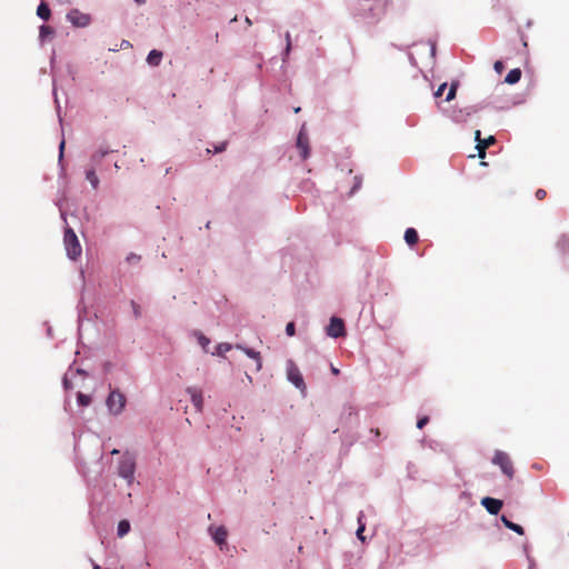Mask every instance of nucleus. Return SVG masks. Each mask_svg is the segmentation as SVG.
Instances as JSON below:
<instances>
[{"mask_svg":"<svg viewBox=\"0 0 569 569\" xmlns=\"http://www.w3.org/2000/svg\"><path fill=\"white\" fill-rule=\"evenodd\" d=\"M353 13L368 22H375L385 12L382 0H356L352 4Z\"/></svg>","mask_w":569,"mask_h":569,"instance_id":"f03ea898","label":"nucleus"},{"mask_svg":"<svg viewBox=\"0 0 569 569\" xmlns=\"http://www.w3.org/2000/svg\"><path fill=\"white\" fill-rule=\"evenodd\" d=\"M54 34L53 28L47 24H42L39 28V39L40 41H44L48 37H51Z\"/></svg>","mask_w":569,"mask_h":569,"instance_id":"b1692460","label":"nucleus"},{"mask_svg":"<svg viewBox=\"0 0 569 569\" xmlns=\"http://www.w3.org/2000/svg\"><path fill=\"white\" fill-rule=\"evenodd\" d=\"M92 569H101V567L98 563L92 562Z\"/></svg>","mask_w":569,"mask_h":569,"instance_id":"09e8293b","label":"nucleus"},{"mask_svg":"<svg viewBox=\"0 0 569 569\" xmlns=\"http://www.w3.org/2000/svg\"><path fill=\"white\" fill-rule=\"evenodd\" d=\"M77 402L80 407H87L91 402V397L89 395L78 392L77 395Z\"/></svg>","mask_w":569,"mask_h":569,"instance_id":"cd10ccee","label":"nucleus"},{"mask_svg":"<svg viewBox=\"0 0 569 569\" xmlns=\"http://www.w3.org/2000/svg\"><path fill=\"white\" fill-rule=\"evenodd\" d=\"M113 151L114 150L109 149L103 146L99 147L90 157V167H94V168L99 167L102 159Z\"/></svg>","mask_w":569,"mask_h":569,"instance_id":"4468645a","label":"nucleus"},{"mask_svg":"<svg viewBox=\"0 0 569 569\" xmlns=\"http://www.w3.org/2000/svg\"><path fill=\"white\" fill-rule=\"evenodd\" d=\"M493 67H495V70H496L497 72H501V71L503 70V68H505V67H503V62H502V61H499V60L495 62V66H493Z\"/></svg>","mask_w":569,"mask_h":569,"instance_id":"79ce46f5","label":"nucleus"},{"mask_svg":"<svg viewBox=\"0 0 569 569\" xmlns=\"http://www.w3.org/2000/svg\"><path fill=\"white\" fill-rule=\"evenodd\" d=\"M112 456L120 455L116 462V475L123 479L128 487H131L136 480L137 471V453L130 450L120 452L118 449H112Z\"/></svg>","mask_w":569,"mask_h":569,"instance_id":"f257e3e1","label":"nucleus"},{"mask_svg":"<svg viewBox=\"0 0 569 569\" xmlns=\"http://www.w3.org/2000/svg\"><path fill=\"white\" fill-rule=\"evenodd\" d=\"M375 433H376V436H379V430H378V429H376V430H375Z\"/></svg>","mask_w":569,"mask_h":569,"instance_id":"6e6d98bb","label":"nucleus"},{"mask_svg":"<svg viewBox=\"0 0 569 569\" xmlns=\"http://www.w3.org/2000/svg\"><path fill=\"white\" fill-rule=\"evenodd\" d=\"M86 179L90 182L92 189L97 190L98 187H99V178L96 173V168L94 167H89L87 170H86Z\"/></svg>","mask_w":569,"mask_h":569,"instance_id":"a211bd4d","label":"nucleus"},{"mask_svg":"<svg viewBox=\"0 0 569 569\" xmlns=\"http://www.w3.org/2000/svg\"><path fill=\"white\" fill-rule=\"evenodd\" d=\"M430 51H431V56L436 54V43L435 42L431 43Z\"/></svg>","mask_w":569,"mask_h":569,"instance_id":"49530a36","label":"nucleus"},{"mask_svg":"<svg viewBox=\"0 0 569 569\" xmlns=\"http://www.w3.org/2000/svg\"><path fill=\"white\" fill-rule=\"evenodd\" d=\"M66 19L76 28H86L92 21V18L89 13H83L79 9L69 10L66 14Z\"/></svg>","mask_w":569,"mask_h":569,"instance_id":"0eeeda50","label":"nucleus"},{"mask_svg":"<svg viewBox=\"0 0 569 569\" xmlns=\"http://www.w3.org/2000/svg\"><path fill=\"white\" fill-rule=\"evenodd\" d=\"M114 168H116V169H119V168H120V167H119V164H118L117 162L114 163Z\"/></svg>","mask_w":569,"mask_h":569,"instance_id":"5fc2aeb1","label":"nucleus"},{"mask_svg":"<svg viewBox=\"0 0 569 569\" xmlns=\"http://www.w3.org/2000/svg\"><path fill=\"white\" fill-rule=\"evenodd\" d=\"M363 518H365V513H363V511H360V512H359V515H358V517H357L358 526H360V525H366V523L363 522Z\"/></svg>","mask_w":569,"mask_h":569,"instance_id":"a18cd8bd","label":"nucleus"},{"mask_svg":"<svg viewBox=\"0 0 569 569\" xmlns=\"http://www.w3.org/2000/svg\"><path fill=\"white\" fill-rule=\"evenodd\" d=\"M428 421H429V418L427 416L421 417L417 421V428L422 429L428 423Z\"/></svg>","mask_w":569,"mask_h":569,"instance_id":"e433bc0d","label":"nucleus"},{"mask_svg":"<svg viewBox=\"0 0 569 569\" xmlns=\"http://www.w3.org/2000/svg\"><path fill=\"white\" fill-rule=\"evenodd\" d=\"M37 16L44 21L49 20L51 16L49 6L44 2H41L37 8Z\"/></svg>","mask_w":569,"mask_h":569,"instance_id":"aec40b11","label":"nucleus"},{"mask_svg":"<svg viewBox=\"0 0 569 569\" xmlns=\"http://www.w3.org/2000/svg\"><path fill=\"white\" fill-rule=\"evenodd\" d=\"M491 462L493 465L498 466L500 468V470L502 471V473L505 476H507L509 479L513 478V475H515L513 465H512V461H511L510 457L508 456V453H506L505 451H501V450H496L495 455L491 459Z\"/></svg>","mask_w":569,"mask_h":569,"instance_id":"39448f33","label":"nucleus"},{"mask_svg":"<svg viewBox=\"0 0 569 569\" xmlns=\"http://www.w3.org/2000/svg\"><path fill=\"white\" fill-rule=\"evenodd\" d=\"M326 332L331 338H339L346 336V327L343 320L336 316L331 317L329 325L326 328Z\"/></svg>","mask_w":569,"mask_h":569,"instance_id":"6e6552de","label":"nucleus"},{"mask_svg":"<svg viewBox=\"0 0 569 569\" xmlns=\"http://www.w3.org/2000/svg\"><path fill=\"white\" fill-rule=\"evenodd\" d=\"M331 372L333 375H338L339 373V369L335 368L333 366H331Z\"/></svg>","mask_w":569,"mask_h":569,"instance_id":"de8ad7c7","label":"nucleus"},{"mask_svg":"<svg viewBox=\"0 0 569 569\" xmlns=\"http://www.w3.org/2000/svg\"><path fill=\"white\" fill-rule=\"evenodd\" d=\"M187 393L190 396L191 402L198 412L203 410V396L202 391L196 387H188Z\"/></svg>","mask_w":569,"mask_h":569,"instance_id":"f8f14e48","label":"nucleus"},{"mask_svg":"<svg viewBox=\"0 0 569 569\" xmlns=\"http://www.w3.org/2000/svg\"><path fill=\"white\" fill-rule=\"evenodd\" d=\"M365 529H366V525H360V526H358L357 531H356L357 538L359 540H361L362 542L366 540V538L363 536Z\"/></svg>","mask_w":569,"mask_h":569,"instance_id":"72a5a7b5","label":"nucleus"},{"mask_svg":"<svg viewBox=\"0 0 569 569\" xmlns=\"http://www.w3.org/2000/svg\"><path fill=\"white\" fill-rule=\"evenodd\" d=\"M557 249L560 252H566L567 249H569V238L566 234H562L558 242H557Z\"/></svg>","mask_w":569,"mask_h":569,"instance_id":"bb28decb","label":"nucleus"},{"mask_svg":"<svg viewBox=\"0 0 569 569\" xmlns=\"http://www.w3.org/2000/svg\"><path fill=\"white\" fill-rule=\"evenodd\" d=\"M131 307H132L134 318L141 317L140 306L136 301H133V300L131 301Z\"/></svg>","mask_w":569,"mask_h":569,"instance_id":"f704fd0d","label":"nucleus"},{"mask_svg":"<svg viewBox=\"0 0 569 569\" xmlns=\"http://www.w3.org/2000/svg\"><path fill=\"white\" fill-rule=\"evenodd\" d=\"M348 409L350 410V412H349V413L351 415V413H352L353 408H352L351 406H349V408H348Z\"/></svg>","mask_w":569,"mask_h":569,"instance_id":"864d4df0","label":"nucleus"},{"mask_svg":"<svg viewBox=\"0 0 569 569\" xmlns=\"http://www.w3.org/2000/svg\"><path fill=\"white\" fill-rule=\"evenodd\" d=\"M520 79H521V70L519 68H513L507 73V76L505 78V82L508 84H516L520 81Z\"/></svg>","mask_w":569,"mask_h":569,"instance_id":"f3484780","label":"nucleus"},{"mask_svg":"<svg viewBox=\"0 0 569 569\" xmlns=\"http://www.w3.org/2000/svg\"><path fill=\"white\" fill-rule=\"evenodd\" d=\"M64 146H66V142H64V139H62L59 144V163H61L63 160Z\"/></svg>","mask_w":569,"mask_h":569,"instance_id":"c9c22d12","label":"nucleus"},{"mask_svg":"<svg viewBox=\"0 0 569 569\" xmlns=\"http://www.w3.org/2000/svg\"><path fill=\"white\" fill-rule=\"evenodd\" d=\"M141 261V256L137 254V253H133V252H130L127 257H126V262L131 264V266H138Z\"/></svg>","mask_w":569,"mask_h":569,"instance_id":"c85d7f7f","label":"nucleus"},{"mask_svg":"<svg viewBox=\"0 0 569 569\" xmlns=\"http://www.w3.org/2000/svg\"><path fill=\"white\" fill-rule=\"evenodd\" d=\"M361 187V179L359 177H355V184L350 191L353 194Z\"/></svg>","mask_w":569,"mask_h":569,"instance_id":"4c0bfd02","label":"nucleus"},{"mask_svg":"<svg viewBox=\"0 0 569 569\" xmlns=\"http://www.w3.org/2000/svg\"><path fill=\"white\" fill-rule=\"evenodd\" d=\"M446 88H447V83L446 82L440 84L438 90L435 92V97L436 98L440 97L443 93V91L446 90Z\"/></svg>","mask_w":569,"mask_h":569,"instance_id":"58836bf2","label":"nucleus"},{"mask_svg":"<svg viewBox=\"0 0 569 569\" xmlns=\"http://www.w3.org/2000/svg\"><path fill=\"white\" fill-rule=\"evenodd\" d=\"M287 378L301 392L306 391L303 377L292 360L287 361Z\"/></svg>","mask_w":569,"mask_h":569,"instance_id":"423d86ee","label":"nucleus"},{"mask_svg":"<svg viewBox=\"0 0 569 569\" xmlns=\"http://www.w3.org/2000/svg\"><path fill=\"white\" fill-rule=\"evenodd\" d=\"M193 336L197 338V340H198L199 345L201 346L202 350H203L204 352H209L208 347H209V345H210V342H211V341H210V339H209L208 337H206V336H204L201 331H199V330H196V331L193 332Z\"/></svg>","mask_w":569,"mask_h":569,"instance_id":"412c9836","label":"nucleus"},{"mask_svg":"<svg viewBox=\"0 0 569 569\" xmlns=\"http://www.w3.org/2000/svg\"><path fill=\"white\" fill-rule=\"evenodd\" d=\"M62 385H63V388H64L66 390H69V389H71V388H72V385L70 383V381H69V379H68L67 375H66V376L63 377V379H62Z\"/></svg>","mask_w":569,"mask_h":569,"instance_id":"a19ab883","label":"nucleus"},{"mask_svg":"<svg viewBox=\"0 0 569 569\" xmlns=\"http://www.w3.org/2000/svg\"><path fill=\"white\" fill-rule=\"evenodd\" d=\"M502 505V501L496 498L485 497L481 499V506L492 516H497L500 512Z\"/></svg>","mask_w":569,"mask_h":569,"instance_id":"9b49d317","label":"nucleus"},{"mask_svg":"<svg viewBox=\"0 0 569 569\" xmlns=\"http://www.w3.org/2000/svg\"><path fill=\"white\" fill-rule=\"evenodd\" d=\"M476 141H477V149L480 158H485L486 154V148L493 144L496 142V138L493 136H489L488 138L481 140L480 139V131H476Z\"/></svg>","mask_w":569,"mask_h":569,"instance_id":"ddd939ff","label":"nucleus"},{"mask_svg":"<svg viewBox=\"0 0 569 569\" xmlns=\"http://www.w3.org/2000/svg\"><path fill=\"white\" fill-rule=\"evenodd\" d=\"M126 403L127 398L119 389H112L106 399L108 412L112 416H119L123 411Z\"/></svg>","mask_w":569,"mask_h":569,"instance_id":"7ed1b4c3","label":"nucleus"},{"mask_svg":"<svg viewBox=\"0 0 569 569\" xmlns=\"http://www.w3.org/2000/svg\"><path fill=\"white\" fill-rule=\"evenodd\" d=\"M458 83L452 82L446 97V101H451L456 97Z\"/></svg>","mask_w":569,"mask_h":569,"instance_id":"7c9ffc66","label":"nucleus"},{"mask_svg":"<svg viewBox=\"0 0 569 569\" xmlns=\"http://www.w3.org/2000/svg\"><path fill=\"white\" fill-rule=\"evenodd\" d=\"M419 237H418V232L416 229L413 228H408L406 231H405V241L409 244V246H413L417 243Z\"/></svg>","mask_w":569,"mask_h":569,"instance_id":"4be33fe9","label":"nucleus"},{"mask_svg":"<svg viewBox=\"0 0 569 569\" xmlns=\"http://www.w3.org/2000/svg\"><path fill=\"white\" fill-rule=\"evenodd\" d=\"M546 194H547V192H546V190H543V189H538V190L536 191V197H537L539 200L543 199V198L546 197Z\"/></svg>","mask_w":569,"mask_h":569,"instance_id":"37998d69","label":"nucleus"},{"mask_svg":"<svg viewBox=\"0 0 569 569\" xmlns=\"http://www.w3.org/2000/svg\"><path fill=\"white\" fill-rule=\"evenodd\" d=\"M53 96H54V102L57 104L58 114H60V106H59V102H58V99H57V89H56L54 84H53Z\"/></svg>","mask_w":569,"mask_h":569,"instance_id":"c03bdc74","label":"nucleus"},{"mask_svg":"<svg viewBox=\"0 0 569 569\" xmlns=\"http://www.w3.org/2000/svg\"><path fill=\"white\" fill-rule=\"evenodd\" d=\"M162 60V52L159 50H151L147 56V62L149 66L157 67Z\"/></svg>","mask_w":569,"mask_h":569,"instance_id":"dca6fc26","label":"nucleus"},{"mask_svg":"<svg viewBox=\"0 0 569 569\" xmlns=\"http://www.w3.org/2000/svg\"><path fill=\"white\" fill-rule=\"evenodd\" d=\"M138 4H143L146 3L147 0H134Z\"/></svg>","mask_w":569,"mask_h":569,"instance_id":"8fccbe9b","label":"nucleus"},{"mask_svg":"<svg viewBox=\"0 0 569 569\" xmlns=\"http://www.w3.org/2000/svg\"><path fill=\"white\" fill-rule=\"evenodd\" d=\"M297 148L300 149L301 158L303 160H306L310 154V148H309V138H308L305 124L299 130V133L297 137Z\"/></svg>","mask_w":569,"mask_h":569,"instance_id":"1a4fd4ad","label":"nucleus"},{"mask_svg":"<svg viewBox=\"0 0 569 569\" xmlns=\"http://www.w3.org/2000/svg\"><path fill=\"white\" fill-rule=\"evenodd\" d=\"M61 218L66 221V213L63 211H61Z\"/></svg>","mask_w":569,"mask_h":569,"instance_id":"3c124183","label":"nucleus"},{"mask_svg":"<svg viewBox=\"0 0 569 569\" xmlns=\"http://www.w3.org/2000/svg\"><path fill=\"white\" fill-rule=\"evenodd\" d=\"M231 349H232V345H230L228 342H221V343L217 345L216 351L212 352V355L218 356V357H224V355L227 352H229Z\"/></svg>","mask_w":569,"mask_h":569,"instance_id":"5701e85b","label":"nucleus"},{"mask_svg":"<svg viewBox=\"0 0 569 569\" xmlns=\"http://www.w3.org/2000/svg\"><path fill=\"white\" fill-rule=\"evenodd\" d=\"M476 111H477L476 107H473V106L467 107L465 110H460L459 114H456L453 117V119L456 121H462L465 119L462 113H465V116L468 117V116H471L472 113H475Z\"/></svg>","mask_w":569,"mask_h":569,"instance_id":"a878e982","label":"nucleus"},{"mask_svg":"<svg viewBox=\"0 0 569 569\" xmlns=\"http://www.w3.org/2000/svg\"><path fill=\"white\" fill-rule=\"evenodd\" d=\"M63 243L69 259L76 260L80 257L82 249L76 232L70 227L64 229Z\"/></svg>","mask_w":569,"mask_h":569,"instance_id":"20e7f679","label":"nucleus"},{"mask_svg":"<svg viewBox=\"0 0 569 569\" xmlns=\"http://www.w3.org/2000/svg\"><path fill=\"white\" fill-rule=\"evenodd\" d=\"M501 521H502V523L505 525L506 528L512 530L513 532H516V533H518L520 536L525 533V530H523V528L520 525H518L516 522H512L505 515L501 516Z\"/></svg>","mask_w":569,"mask_h":569,"instance_id":"6ab92c4d","label":"nucleus"},{"mask_svg":"<svg viewBox=\"0 0 569 569\" xmlns=\"http://www.w3.org/2000/svg\"><path fill=\"white\" fill-rule=\"evenodd\" d=\"M286 40H287V44H286V49H284V52H283V57H282V60L286 61L289 53H290V50H291V41H290V33L287 32L286 33Z\"/></svg>","mask_w":569,"mask_h":569,"instance_id":"2f4dec72","label":"nucleus"},{"mask_svg":"<svg viewBox=\"0 0 569 569\" xmlns=\"http://www.w3.org/2000/svg\"><path fill=\"white\" fill-rule=\"evenodd\" d=\"M286 333L289 337L295 336V333H296L295 322L290 321V322L287 323V326H286Z\"/></svg>","mask_w":569,"mask_h":569,"instance_id":"473e14b6","label":"nucleus"},{"mask_svg":"<svg viewBox=\"0 0 569 569\" xmlns=\"http://www.w3.org/2000/svg\"><path fill=\"white\" fill-rule=\"evenodd\" d=\"M130 531V522L128 520H120L117 527L118 537L122 538Z\"/></svg>","mask_w":569,"mask_h":569,"instance_id":"393cba45","label":"nucleus"},{"mask_svg":"<svg viewBox=\"0 0 569 569\" xmlns=\"http://www.w3.org/2000/svg\"><path fill=\"white\" fill-rule=\"evenodd\" d=\"M407 471H408V477L410 479H413V480L417 479L418 468L415 463L409 462L407 466Z\"/></svg>","mask_w":569,"mask_h":569,"instance_id":"c756f323","label":"nucleus"},{"mask_svg":"<svg viewBox=\"0 0 569 569\" xmlns=\"http://www.w3.org/2000/svg\"><path fill=\"white\" fill-rule=\"evenodd\" d=\"M77 373L83 375L84 371L82 369H77Z\"/></svg>","mask_w":569,"mask_h":569,"instance_id":"603ef678","label":"nucleus"},{"mask_svg":"<svg viewBox=\"0 0 569 569\" xmlns=\"http://www.w3.org/2000/svg\"><path fill=\"white\" fill-rule=\"evenodd\" d=\"M209 532H210L212 540L220 547V549H222V547L227 543V537H228L227 529L223 526H219V527L210 526Z\"/></svg>","mask_w":569,"mask_h":569,"instance_id":"9d476101","label":"nucleus"},{"mask_svg":"<svg viewBox=\"0 0 569 569\" xmlns=\"http://www.w3.org/2000/svg\"><path fill=\"white\" fill-rule=\"evenodd\" d=\"M236 348L241 350V351H243L247 357L256 360V370L257 371L261 370L262 361H261L260 352L256 351L252 348H248L246 346H242V345H237Z\"/></svg>","mask_w":569,"mask_h":569,"instance_id":"2eb2a0df","label":"nucleus"},{"mask_svg":"<svg viewBox=\"0 0 569 569\" xmlns=\"http://www.w3.org/2000/svg\"><path fill=\"white\" fill-rule=\"evenodd\" d=\"M227 142H221L214 147V153H219L226 150Z\"/></svg>","mask_w":569,"mask_h":569,"instance_id":"ea45409f","label":"nucleus"}]
</instances>
